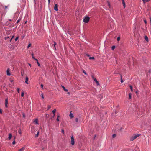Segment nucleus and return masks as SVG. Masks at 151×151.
I'll return each instance as SVG.
<instances>
[{
	"label": "nucleus",
	"instance_id": "nucleus-3",
	"mask_svg": "<svg viewBox=\"0 0 151 151\" xmlns=\"http://www.w3.org/2000/svg\"><path fill=\"white\" fill-rule=\"evenodd\" d=\"M71 143L72 145L75 144L74 139L73 136H72L71 138Z\"/></svg>",
	"mask_w": 151,
	"mask_h": 151
},
{
	"label": "nucleus",
	"instance_id": "nucleus-57",
	"mask_svg": "<svg viewBox=\"0 0 151 151\" xmlns=\"http://www.w3.org/2000/svg\"><path fill=\"white\" fill-rule=\"evenodd\" d=\"M7 23H8V24H10V22H7Z\"/></svg>",
	"mask_w": 151,
	"mask_h": 151
},
{
	"label": "nucleus",
	"instance_id": "nucleus-61",
	"mask_svg": "<svg viewBox=\"0 0 151 151\" xmlns=\"http://www.w3.org/2000/svg\"><path fill=\"white\" fill-rule=\"evenodd\" d=\"M2 15H1V18H2Z\"/></svg>",
	"mask_w": 151,
	"mask_h": 151
},
{
	"label": "nucleus",
	"instance_id": "nucleus-6",
	"mask_svg": "<svg viewBox=\"0 0 151 151\" xmlns=\"http://www.w3.org/2000/svg\"><path fill=\"white\" fill-rule=\"evenodd\" d=\"M7 75L8 76H10L11 74L9 72V69H8L7 70Z\"/></svg>",
	"mask_w": 151,
	"mask_h": 151
},
{
	"label": "nucleus",
	"instance_id": "nucleus-51",
	"mask_svg": "<svg viewBox=\"0 0 151 151\" xmlns=\"http://www.w3.org/2000/svg\"><path fill=\"white\" fill-rule=\"evenodd\" d=\"M150 0H146V2H147L148 1H150Z\"/></svg>",
	"mask_w": 151,
	"mask_h": 151
},
{
	"label": "nucleus",
	"instance_id": "nucleus-64",
	"mask_svg": "<svg viewBox=\"0 0 151 151\" xmlns=\"http://www.w3.org/2000/svg\"><path fill=\"white\" fill-rule=\"evenodd\" d=\"M95 137H96V136H95V137H94V139H95Z\"/></svg>",
	"mask_w": 151,
	"mask_h": 151
},
{
	"label": "nucleus",
	"instance_id": "nucleus-12",
	"mask_svg": "<svg viewBox=\"0 0 151 151\" xmlns=\"http://www.w3.org/2000/svg\"><path fill=\"white\" fill-rule=\"evenodd\" d=\"M63 88V90L66 92H67L68 91V90L67 89H66L65 88L64 86H62Z\"/></svg>",
	"mask_w": 151,
	"mask_h": 151
},
{
	"label": "nucleus",
	"instance_id": "nucleus-34",
	"mask_svg": "<svg viewBox=\"0 0 151 151\" xmlns=\"http://www.w3.org/2000/svg\"><path fill=\"white\" fill-rule=\"evenodd\" d=\"M39 132L38 131L37 133L36 134V137H38V135H39Z\"/></svg>",
	"mask_w": 151,
	"mask_h": 151
},
{
	"label": "nucleus",
	"instance_id": "nucleus-21",
	"mask_svg": "<svg viewBox=\"0 0 151 151\" xmlns=\"http://www.w3.org/2000/svg\"><path fill=\"white\" fill-rule=\"evenodd\" d=\"M131 93H129V99H130L131 98Z\"/></svg>",
	"mask_w": 151,
	"mask_h": 151
},
{
	"label": "nucleus",
	"instance_id": "nucleus-18",
	"mask_svg": "<svg viewBox=\"0 0 151 151\" xmlns=\"http://www.w3.org/2000/svg\"><path fill=\"white\" fill-rule=\"evenodd\" d=\"M107 3H108V6H109V8H110V7H111V5H110V2L109 1H107Z\"/></svg>",
	"mask_w": 151,
	"mask_h": 151
},
{
	"label": "nucleus",
	"instance_id": "nucleus-42",
	"mask_svg": "<svg viewBox=\"0 0 151 151\" xmlns=\"http://www.w3.org/2000/svg\"><path fill=\"white\" fill-rule=\"evenodd\" d=\"M63 134H64V130L63 129H62L61 130Z\"/></svg>",
	"mask_w": 151,
	"mask_h": 151
},
{
	"label": "nucleus",
	"instance_id": "nucleus-46",
	"mask_svg": "<svg viewBox=\"0 0 151 151\" xmlns=\"http://www.w3.org/2000/svg\"><path fill=\"white\" fill-rule=\"evenodd\" d=\"M41 96H42V98H43V99L44 98V96H43V94H41Z\"/></svg>",
	"mask_w": 151,
	"mask_h": 151
},
{
	"label": "nucleus",
	"instance_id": "nucleus-53",
	"mask_svg": "<svg viewBox=\"0 0 151 151\" xmlns=\"http://www.w3.org/2000/svg\"><path fill=\"white\" fill-rule=\"evenodd\" d=\"M48 2L49 3L50 2V0H48Z\"/></svg>",
	"mask_w": 151,
	"mask_h": 151
},
{
	"label": "nucleus",
	"instance_id": "nucleus-52",
	"mask_svg": "<svg viewBox=\"0 0 151 151\" xmlns=\"http://www.w3.org/2000/svg\"><path fill=\"white\" fill-rule=\"evenodd\" d=\"M86 55L88 57H89V55H88V54H86Z\"/></svg>",
	"mask_w": 151,
	"mask_h": 151
},
{
	"label": "nucleus",
	"instance_id": "nucleus-45",
	"mask_svg": "<svg viewBox=\"0 0 151 151\" xmlns=\"http://www.w3.org/2000/svg\"><path fill=\"white\" fill-rule=\"evenodd\" d=\"M0 113L1 114H2V110L1 109H0Z\"/></svg>",
	"mask_w": 151,
	"mask_h": 151
},
{
	"label": "nucleus",
	"instance_id": "nucleus-4",
	"mask_svg": "<svg viewBox=\"0 0 151 151\" xmlns=\"http://www.w3.org/2000/svg\"><path fill=\"white\" fill-rule=\"evenodd\" d=\"M8 98H7L5 99V107L6 108L8 107Z\"/></svg>",
	"mask_w": 151,
	"mask_h": 151
},
{
	"label": "nucleus",
	"instance_id": "nucleus-22",
	"mask_svg": "<svg viewBox=\"0 0 151 151\" xmlns=\"http://www.w3.org/2000/svg\"><path fill=\"white\" fill-rule=\"evenodd\" d=\"M60 117V116H59L58 115L57 116V118L56 119V120L57 121H59V118Z\"/></svg>",
	"mask_w": 151,
	"mask_h": 151
},
{
	"label": "nucleus",
	"instance_id": "nucleus-15",
	"mask_svg": "<svg viewBox=\"0 0 151 151\" xmlns=\"http://www.w3.org/2000/svg\"><path fill=\"white\" fill-rule=\"evenodd\" d=\"M25 147H23L19 150V151H23L25 149Z\"/></svg>",
	"mask_w": 151,
	"mask_h": 151
},
{
	"label": "nucleus",
	"instance_id": "nucleus-1",
	"mask_svg": "<svg viewBox=\"0 0 151 151\" xmlns=\"http://www.w3.org/2000/svg\"><path fill=\"white\" fill-rule=\"evenodd\" d=\"M140 135V134H134L130 138V140L131 141H132L134 140L135 139L139 137Z\"/></svg>",
	"mask_w": 151,
	"mask_h": 151
},
{
	"label": "nucleus",
	"instance_id": "nucleus-25",
	"mask_svg": "<svg viewBox=\"0 0 151 151\" xmlns=\"http://www.w3.org/2000/svg\"><path fill=\"white\" fill-rule=\"evenodd\" d=\"M89 59H90V60H91V59H94V57H90L89 58Z\"/></svg>",
	"mask_w": 151,
	"mask_h": 151
},
{
	"label": "nucleus",
	"instance_id": "nucleus-40",
	"mask_svg": "<svg viewBox=\"0 0 151 151\" xmlns=\"http://www.w3.org/2000/svg\"><path fill=\"white\" fill-rule=\"evenodd\" d=\"M9 38V37L8 36V37H5V40H7V39Z\"/></svg>",
	"mask_w": 151,
	"mask_h": 151
},
{
	"label": "nucleus",
	"instance_id": "nucleus-58",
	"mask_svg": "<svg viewBox=\"0 0 151 151\" xmlns=\"http://www.w3.org/2000/svg\"><path fill=\"white\" fill-rule=\"evenodd\" d=\"M12 38H11V39L10 40V42H11L12 40Z\"/></svg>",
	"mask_w": 151,
	"mask_h": 151
},
{
	"label": "nucleus",
	"instance_id": "nucleus-54",
	"mask_svg": "<svg viewBox=\"0 0 151 151\" xmlns=\"http://www.w3.org/2000/svg\"><path fill=\"white\" fill-rule=\"evenodd\" d=\"M23 117H25V115L24 114H23Z\"/></svg>",
	"mask_w": 151,
	"mask_h": 151
},
{
	"label": "nucleus",
	"instance_id": "nucleus-28",
	"mask_svg": "<svg viewBox=\"0 0 151 151\" xmlns=\"http://www.w3.org/2000/svg\"><path fill=\"white\" fill-rule=\"evenodd\" d=\"M24 93L23 92H22L21 93V96L23 97L24 96Z\"/></svg>",
	"mask_w": 151,
	"mask_h": 151
},
{
	"label": "nucleus",
	"instance_id": "nucleus-31",
	"mask_svg": "<svg viewBox=\"0 0 151 151\" xmlns=\"http://www.w3.org/2000/svg\"><path fill=\"white\" fill-rule=\"evenodd\" d=\"M21 20V19H19L17 22L16 23H18Z\"/></svg>",
	"mask_w": 151,
	"mask_h": 151
},
{
	"label": "nucleus",
	"instance_id": "nucleus-23",
	"mask_svg": "<svg viewBox=\"0 0 151 151\" xmlns=\"http://www.w3.org/2000/svg\"><path fill=\"white\" fill-rule=\"evenodd\" d=\"M116 136V134H114L112 135V137L113 138H115Z\"/></svg>",
	"mask_w": 151,
	"mask_h": 151
},
{
	"label": "nucleus",
	"instance_id": "nucleus-59",
	"mask_svg": "<svg viewBox=\"0 0 151 151\" xmlns=\"http://www.w3.org/2000/svg\"><path fill=\"white\" fill-rule=\"evenodd\" d=\"M13 37H14V36H12V38H12V39L13 38Z\"/></svg>",
	"mask_w": 151,
	"mask_h": 151
},
{
	"label": "nucleus",
	"instance_id": "nucleus-30",
	"mask_svg": "<svg viewBox=\"0 0 151 151\" xmlns=\"http://www.w3.org/2000/svg\"><path fill=\"white\" fill-rule=\"evenodd\" d=\"M47 107H48L47 110H49L51 108V106L50 105H48L47 106Z\"/></svg>",
	"mask_w": 151,
	"mask_h": 151
},
{
	"label": "nucleus",
	"instance_id": "nucleus-50",
	"mask_svg": "<svg viewBox=\"0 0 151 151\" xmlns=\"http://www.w3.org/2000/svg\"><path fill=\"white\" fill-rule=\"evenodd\" d=\"M150 24H151V17L150 18Z\"/></svg>",
	"mask_w": 151,
	"mask_h": 151
},
{
	"label": "nucleus",
	"instance_id": "nucleus-56",
	"mask_svg": "<svg viewBox=\"0 0 151 151\" xmlns=\"http://www.w3.org/2000/svg\"><path fill=\"white\" fill-rule=\"evenodd\" d=\"M29 65L30 66H31V65L30 63H29Z\"/></svg>",
	"mask_w": 151,
	"mask_h": 151
},
{
	"label": "nucleus",
	"instance_id": "nucleus-2",
	"mask_svg": "<svg viewBox=\"0 0 151 151\" xmlns=\"http://www.w3.org/2000/svg\"><path fill=\"white\" fill-rule=\"evenodd\" d=\"M89 17H88L86 16L84 19L83 21L85 23H88L89 20Z\"/></svg>",
	"mask_w": 151,
	"mask_h": 151
},
{
	"label": "nucleus",
	"instance_id": "nucleus-35",
	"mask_svg": "<svg viewBox=\"0 0 151 151\" xmlns=\"http://www.w3.org/2000/svg\"><path fill=\"white\" fill-rule=\"evenodd\" d=\"M17 92L18 93H19V88H17Z\"/></svg>",
	"mask_w": 151,
	"mask_h": 151
},
{
	"label": "nucleus",
	"instance_id": "nucleus-13",
	"mask_svg": "<svg viewBox=\"0 0 151 151\" xmlns=\"http://www.w3.org/2000/svg\"><path fill=\"white\" fill-rule=\"evenodd\" d=\"M12 137V135L11 134H9V140H10Z\"/></svg>",
	"mask_w": 151,
	"mask_h": 151
},
{
	"label": "nucleus",
	"instance_id": "nucleus-48",
	"mask_svg": "<svg viewBox=\"0 0 151 151\" xmlns=\"http://www.w3.org/2000/svg\"><path fill=\"white\" fill-rule=\"evenodd\" d=\"M92 79H93L94 80V79L96 78H94V77L93 76H92Z\"/></svg>",
	"mask_w": 151,
	"mask_h": 151
},
{
	"label": "nucleus",
	"instance_id": "nucleus-43",
	"mask_svg": "<svg viewBox=\"0 0 151 151\" xmlns=\"http://www.w3.org/2000/svg\"><path fill=\"white\" fill-rule=\"evenodd\" d=\"M4 7H5V9H6L8 7V6H4Z\"/></svg>",
	"mask_w": 151,
	"mask_h": 151
},
{
	"label": "nucleus",
	"instance_id": "nucleus-10",
	"mask_svg": "<svg viewBox=\"0 0 151 151\" xmlns=\"http://www.w3.org/2000/svg\"><path fill=\"white\" fill-rule=\"evenodd\" d=\"M145 39L147 42H148V39L147 36H145Z\"/></svg>",
	"mask_w": 151,
	"mask_h": 151
},
{
	"label": "nucleus",
	"instance_id": "nucleus-62",
	"mask_svg": "<svg viewBox=\"0 0 151 151\" xmlns=\"http://www.w3.org/2000/svg\"><path fill=\"white\" fill-rule=\"evenodd\" d=\"M95 137H96V136H95V137H94V139H95Z\"/></svg>",
	"mask_w": 151,
	"mask_h": 151
},
{
	"label": "nucleus",
	"instance_id": "nucleus-7",
	"mask_svg": "<svg viewBox=\"0 0 151 151\" xmlns=\"http://www.w3.org/2000/svg\"><path fill=\"white\" fill-rule=\"evenodd\" d=\"M56 111V109H54L52 111V112L54 114L53 117H54L55 115Z\"/></svg>",
	"mask_w": 151,
	"mask_h": 151
},
{
	"label": "nucleus",
	"instance_id": "nucleus-36",
	"mask_svg": "<svg viewBox=\"0 0 151 151\" xmlns=\"http://www.w3.org/2000/svg\"><path fill=\"white\" fill-rule=\"evenodd\" d=\"M19 38V37H17L15 39V41H16L17 40H18V39Z\"/></svg>",
	"mask_w": 151,
	"mask_h": 151
},
{
	"label": "nucleus",
	"instance_id": "nucleus-8",
	"mask_svg": "<svg viewBox=\"0 0 151 151\" xmlns=\"http://www.w3.org/2000/svg\"><path fill=\"white\" fill-rule=\"evenodd\" d=\"M28 77L26 76V80H25V82L27 84H28Z\"/></svg>",
	"mask_w": 151,
	"mask_h": 151
},
{
	"label": "nucleus",
	"instance_id": "nucleus-39",
	"mask_svg": "<svg viewBox=\"0 0 151 151\" xmlns=\"http://www.w3.org/2000/svg\"><path fill=\"white\" fill-rule=\"evenodd\" d=\"M21 75L22 76H23L24 75V73H23L22 71H21Z\"/></svg>",
	"mask_w": 151,
	"mask_h": 151
},
{
	"label": "nucleus",
	"instance_id": "nucleus-37",
	"mask_svg": "<svg viewBox=\"0 0 151 151\" xmlns=\"http://www.w3.org/2000/svg\"><path fill=\"white\" fill-rule=\"evenodd\" d=\"M121 82L122 83L123 82H124V81L122 79V76H121Z\"/></svg>",
	"mask_w": 151,
	"mask_h": 151
},
{
	"label": "nucleus",
	"instance_id": "nucleus-41",
	"mask_svg": "<svg viewBox=\"0 0 151 151\" xmlns=\"http://www.w3.org/2000/svg\"><path fill=\"white\" fill-rule=\"evenodd\" d=\"M76 122H77L78 121V118H76Z\"/></svg>",
	"mask_w": 151,
	"mask_h": 151
},
{
	"label": "nucleus",
	"instance_id": "nucleus-44",
	"mask_svg": "<svg viewBox=\"0 0 151 151\" xmlns=\"http://www.w3.org/2000/svg\"><path fill=\"white\" fill-rule=\"evenodd\" d=\"M144 23L145 24H147V21H146V20H144Z\"/></svg>",
	"mask_w": 151,
	"mask_h": 151
},
{
	"label": "nucleus",
	"instance_id": "nucleus-27",
	"mask_svg": "<svg viewBox=\"0 0 151 151\" xmlns=\"http://www.w3.org/2000/svg\"><path fill=\"white\" fill-rule=\"evenodd\" d=\"M131 90V91H133L132 90V86L131 85L129 86Z\"/></svg>",
	"mask_w": 151,
	"mask_h": 151
},
{
	"label": "nucleus",
	"instance_id": "nucleus-26",
	"mask_svg": "<svg viewBox=\"0 0 151 151\" xmlns=\"http://www.w3.org/2000/svg\"><path fill=\"white\" fill-rule=\"evenodd\" d=\"M120 37H118L117 38V41H119L120 40Z\"/></svg>",
	"mask_w": 151,
	"mask_h": 151
},
{
	"label": "nucleus",
	"instance_id": "nucleus-60",
	"mask_svg": "<svg viewBox=\"0 0 151 151\" xmlns=\"http://www.w3.org/2000/svg\"><path fill=\"white\" fill-rule=\"evenodd\" d=\"M68 94H70V93H69V92H68Z\"/></svg>",
	"mask_w": 151,
	"mask_h": 151
},
{
	"label": "nucleus",
	"instance_id": "nucleus-47",
	"mask_svg": "<svg viewBox=\"0 0 151 151\" xmlns=\"http://www.w3.org/2000/svg\"><path fill=\"white\" fill-rule=\"evenodd\" d=\"M41 86L42 88H43V85L42 84H41Z\"/></svg>",
	"mask_w": 151,
	"mask_h": 151
},
{
	"label": "nucleus",
	"instance_id": "nucleus-55",
	"mask_svg": "<svg viewBox=\"0 0 151 151\" xmlns=\"http://www.w3.org/2000/svg\"><path fill=\"white\" fill-rule=\"evenodd\" d=\"M9 21L10 22H11V21H12V20L11 19H9Z\"/></svg>",
	"mask_w": 151,
	"mask_h": 151
},
{
	"label": "nucleus",
	"instance_id": "nucleus-11",
	"mask_svg": "<svg viewBox=\"0 0 151 151\" xmlns=\"http://www.w3.org/2000/svg\"><path fill=\"white\" fill-rule=\"evenodd\" d=\"M122 4H123V6H124V8H125V2L123 0V1H122Z\"/></svg>",
	"mask_w": 151,
	"mask_h": 151
},
{
	"label": "nucleus",
	"instance_id": "nucleus-17",
	"mask_svg": "<svg viewBox=\"0 0 151 151\" xmlns=\"http://www.w3.org/2000/svg\"><path fill=\"white\" fill-rule=\"evenodd\" d=\"M36 61H37V63L38 65L39 66H40V63H39V62H38V60L37 59H36Z\"/></svg>",
	"mask_w": 151,
	"mask_h": 151
},
{
	"label": "nucleus",
	"instance_id": "nucleus-5",
	"mask_svg": "<svg viewBox=\"0 0 151 151\" xmlns=\"http://www.w3.org/2000/svg\"><path fill=\"white\" fill-rule=\"evenodd\" d=\"M54 9L55 10L58 11V5L57 4H56L55 5V6H54Z\"/></svg>",
	"mask_w": 151,
	"mask_h": 151
},
{
	"label": "nucleus",
	"instance_id": "nucleus-14",
	"mask_svg": "<svg viewBox=\"0 0 151 151\" xmlns=\"http://www.w3.org/2000/svg\"><path fill=\"white\" fill-rule=\"evenodd\" d=\"M69 116L70 117V118H72L73 117V114L71 113H70V114L69 115Z\"/></svg>",
	"mask_w": 151,
	"mask_h": 151
},
{
	"label": "nucleus",
	"instance_id": "nucleus-33",
	"mask_svg": "<svg viewBox=\"0 0 151 151\" xmlns=\"http://www.w3.org/2000/svg\"><path fill=\"white\" fill-rule=\"evenodd\" d=\"M56 45V43H55V42H54V43L53 44V45H54L55 49V45Z\"/></svg>",
	"mask_w": 151,
	"mask_h": 151
},
{
	"label": "nucleus",
	"instance_id": "nucleus-24",
	"mask_svg": "<svg viewBox=\"0 0 151 151\" xmlns=\"http://www.w3.org/2000/svg\"><path fill=\"white\" fill-rule=\"evenodd\" d=\"M115 48V46H113L111 47V49L112 50H114Z\"/></svg>",
	"mask_w": 151,
	"mask_h": 151
},
{
	"label": "nucleus",
	"instance_id": "nucleus-29",
	"mask_svg": "<svg viewBox=\"0 0 151 151\" xmlns=\"http://www.w3.org/2000/svg\"><path fill=\"white\" fill-rule=\"evenodd\" d=\"M83 72L85 74V75H87V73H86V72H85V71L84 70H83Z\"/></svg>",
	"mask_w": 151,
	"mask_h": 151
},
{
	"label": "nucleus",
	"instance_id": "nucleus-49",
	"mask_svg": "<svg viewBox=\"0 0 151 151\" xmlns=\"http://www.w3.org/2000/svg\"><path fill=\"white\" fill-rule=\"evenodd\" d=\"M144 3L146 2V0H142Z\"/></svg>",
	"mask_w": 151,
	"mask_h": 151
},
{
	"label": "nucleus",
	"instance_id": "nucleus-19",
	"mask_svg": "<svg viewBox=\"0 0 151 151\" xmlns=\"http://www.w3.org/2000/svg\"><path fill=\"white\" fill-rule=\"evenodd\" d=\"M15 138V137H14V139ZM15 144V141L14 140L12 142V144L13 145H14Z\"/></svg>",
	"mask_w": 151,
	"mask_h": 151
},
{
	"label": "nucleus",
	"instance_id": "nucleus-32",
	"mask_svg": "<svg viewBox=\"0 0 151 151\" xmlns=\"http://www.w3.org/2000/svg\"><path fill=\"white\" fill-rule=\"evenodd\" d=\"M31 44H29L27 46V48H29L31 46Z\"/></svg>",
	"mask_w": 151,
	"mask_h": 151
},
{
	"label": "nucleus",
	"instance_id": "nucleus-20",
	"mask_svg": "<svg viewBox=\"0 0 151 151\" xmlns=\"http://www.w3.org/2000/svg\"><path fill=\"white\" fill-rule=\"evenodd\" d=\"M32 58L35 60H36V59L34 56V55L33 54H32Z\"/></svg>",
	"mask_w": 151,
	"mask_h": 151
},
{
	"label": "nucleus",
	"instance_id": "nucleus-63",
	"mask_svg": "<svg viewBox=\"0 0 151 151\" xmlns=\"http://www.w3.org/2000/svg\"><path fill=\"white\" fill-rule=\"evenodd\" d=\"M95 137H96V136H95V137H94V139H95Z\"/></svg>",
	"mask_w": 151,
	"mask_h": 151
},
{
	"label": "nucleus",
	"instance_id": "nucleus-9",
	"mask_svg": "<svg viewBox=\"0 0 151 151\" xmlns=\"http://www.w3.org/2000/svg\"><path fill=\"white\" fill-rule=\"evenodd\" d=\"M94 81L97 84V85H99V83L98 81H97V80H96V78L94 79Z\"/></svg>",
	"mask_w": 151,
	"mask_h": 151
},
{
	"label": "nucleus",
	"instance_id": "nucleus-38",
	"mask_svg": "<svg viewBox=\"0 0 151 151\" xmlns=\"http://www.w3.org/2000/svg\"><path fill=\"white\" fill-rule=\"evenodd\" d=\"M18 132L20 134H21V131L20 130H19V131H18Z\"/></svg>",
	"mask_w": 151,
	"mask_h": 151
},
{
	"label": "nucleus",
	"instance_id": "nucleus-16",
	"mask_svg": "<svg viewBox=\"0 0 151 151\" xmlns=\"http://www.w3.org/2000/svg\"><path fill=\"white\" fill-rule=\"evenodd\" d=\"M34 122H35L36 124H38V120L37 119H36L34 121Z\"/></svg>",
	"mask_w": 151,
	"mask_h": 151
}]
</instances>
